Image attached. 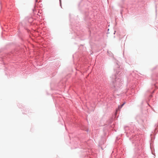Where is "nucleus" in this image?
<instances>
[{"instance_id":"obj_1","label":"nucleus","mask_w":158,"mask_h":158,"mask_svg":"<svg viewBox=\"0 0 158 158\" xmlns=\"http://www.w3.org/2000/svg\"><path fill=\"white\" fill-rule=\"evenodd\" d=\"M122 107H121V106H119L118 107V108L116 110V111L117 112L118 110H119Z\"/></svg>"},{"instance_id":"obj_2","label":"nucleus","mask_w":158,"mask_h":158,"mask_svg":"<svg viewBox=\"0 0 158 158\" xmlns=\"http://www.w3.org/2000/svg\"><path fill=\"white\" fill-rule=\"evenodd\" d=\"M122 107H121V106H119L118 107V108L116 110V111L117 112L118 110H119Z\"/></svg>"},{"instance_id":"obj_3","label":"nucleus","mask_w":158,"mask_h":158,"mask_svg":"<svg viewBox=\"0 0 158 158\" xmlns=\"http://www.w3.org/2000/svg\"><path fill=\"white\" fill-rule=\"evenodd\" d=\"M125 102H124L123 104H122L121 106V107H122L125 104Z\"/></svg>"},{"instance_id":"obj_4","label":"nucleus","mask_w":158,"mask_h":158,"mask_svg":"<svg viewBox=\"0 0 158 158\" xmlns=\"http://www.w3.org/2000/svg\"><path fill=\"white\" fill-rule=\"evenodd\" d=\"M38 0H36V2H38Z\"/></svg>"}]
</instances>
